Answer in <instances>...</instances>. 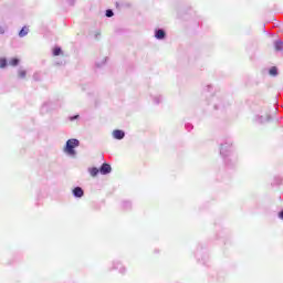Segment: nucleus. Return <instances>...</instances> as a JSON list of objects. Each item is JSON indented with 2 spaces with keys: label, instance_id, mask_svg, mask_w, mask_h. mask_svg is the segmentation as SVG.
Returning a JSON list of instances; mask_svg holds the SVG:
<instances>
[{
  "label": "nucleus",
  "instance_id": "4",
  "mask_svg": "<svg viewBox=\"0 0 283 283\" xmlns=\"http://www.w3.org/2000/svg\"><path fill=\"white\" fill-rule=\"evenodd\" d=\"M73 196H75V198H83V196H84L83 188H81V187L74 188Z\"/></svg>",
  "mask_w": 283,
  "mask_h": 283
},
{
  "label": "nucleus",
  "instance_id": "3",
  "mask_svg": "<svg viewBox=\"0 0 283 283\" xmlns=\"http://www.w3.org/2000/svg\"><path fill=\"white\" fill-rule=\"evenodd\" d=\"M113 136L117 140H123V138H125V132L116 129L113 132Z\"/></svg>",
  "mask_w": 283,
  "mask_h": 283
},
{
  "label": "nucleus",
  "instance_id": "10",
  "mask_svg": "<svg viewBox=\"0 0 283 283\" xmlns=\"http://www.w3.org/2000/svg\"><path fill=\"white\" fill-rule=\"evenodd\" d=\"M63 51L61 50V48H55L53 49V56H60V54H62Z\"/></svg>",
  "mask_w": 283,
  "mask_h": 283
},
{
  "label": "nucleus",
  "instance_id": "15",
  "mask_svg": "<svg viewBox=\"0 0 283 283\" xmlns=\"http://www.w3.org/2000/svg\"><path fill=\"white\" fill-rule=\"evenodd\" d=\"M75 118H78V115H75L74 117H70V120H75Z\"/></svg>",
  "mask_w": 283,
  "mask_h": 283
},
{
  "label": "nucleus",
  "instance_id": "8",
  "mask_svg": "<svg viewBox=\"0 0 283 283\" xmlns=\"http://www.w3.org/2000/svg\"><path fill=\"white\" fill-rule=\"evenodd\" d=\"M28 32H29L28 27H23L19 32V36H27Z\"/></svg>",
  "mask_w": 283,
  "mask_h": 283
},
{
  "label": "nucleus",
  "instance_id": "13",
  "mask_svg": "<svg viewBox=\"0 0 283 283\" xmlns=\"http://www.w3.org/2000/svg\"><path fill=\"white\" fill-rule=\"evenodd\" d=\"M106 17H114V11H112V10H106Z\"/></svg>",
  "mask_w": 283,
  "mask_h": 283
},
{
  "label": "nucleus",
  "instance_id": "2",
  "mask_svg": "<svg viewBox=\"0 0 283 283\" xmlns=\"http://www.w3.org/2000/svg\"><path fill=\"white\" fill-rule=\"evenodd\" d=\"M99 172L105 176L107 174L112 172V166L109 164H103L102 167L99 168Z\"/></svg>",
  "mask_w": 283,
  "mask_h": 283
},
{
  "label": "nucleus",
  "instance_id": "9",
  "mask_svg": "<svg viewBox=\"0 0 283 283\" xmlns=\"http://www.w3.org/2000/svg\"><path fill=\"white\" fill-rule=\"evenodd\" d=\"M9 65H11L12 67H17V65H19V59L14 57L10 60Z\"/></svg>",
  "mask_w": 283,
  "mask_h": 283
},
{
  "label": "nucleus",
  "instance_id": "5",
  "mask_svg": "<svg viewBox=\"0 0 283 283\" xmlns=\"http://www.w3.org/2000/svg\"><path fill=\"white\" fill-rule=\"evenodd\" d=\"M155 36H156V39H159V40L165 39L166 33H165L164 30L159 29V30L156 31Z\"/></svg>",
  "mask_w": 283,
  "mask_h": 283
},
{
  "label": "nucleus",
  "instance_id": "12",
  "mask_svg": "<svg viewBox=\"0 0 283 283\" xmlns=\"http://www.w3.org/2000/svg\"><path fill=\"white\" fill-rule=\"evenodd\" d=\"M19 77L20 78H25V74H27V72L25 71H19Z\"/></svg>",
  "mask_w": 283,
  "mask_h": 283
},
{
  "label": "nucleus",
  "instance_id": "1",
  "mask_svg": "<svg viewBox=\"0 0 283 283\" xmlns=\"http://www.w3.org/2000/svg\"><path fill=\"white\" fill-rule=\"evenodd\" d=\"M78 145H81L78 139H69L66 142V147L64 148L65 154H67L69 156H76V150L74 149H76Z\"/></svg>",
  "mask_w": 283,
  "mask_h": 283
},
{
  "label": "nucleus",
  "instance_id": "14",
  "mask_svg": "<svg viewBox=\"0 0 283 283\" xmlns=\"http://www.w3.org/2000/svg\"><path fill=\"white\" fill-rule=\"evenodd\" d=\"M280 45H282V43H276V45H275L276 50H282V48H280Z\"/></svg>",
  "mask_w": 283,
  "mask_h": 283
},
{
  "label": "nucleus",
  "instance_id": "6",
  "mask_svg": "<svg viewBox=\"0 0 283 283\" xmlns=\"http://www.w3.org/2000/svg\"><path fill=\"white\" fill-rule=\"evenodd\" d=\"M88 171H90V175H91L93 178H96V176H98V174L101 172V170H98V168H96V167L91 168Z\"/></svg>",
  "mask_w": 283,
  "mask_h": 283
},
{
  "label": "nucleus",
  "instance_id": "7",
  "mask_svg": "<svg viewBox=\"0 0 283 283\" xmlns=\"http://www.w3.org/2000/svg\"><path fill=\"white\" fill-rule=\"evenodd\" d=\"M270 76H277V67L272 66L269 71Z\"/></svg>",
  "mask_w": 283,
  "mask_h": 283
},
{
  "label": "nucleus",
  "instance_id": "11",
  "mask_svg": "<svg viewBox=\"0 0 283 283\" xmlns=\"http://www.w3.org/2000/svg\"><path fill=\"white\" fill-rule=\"evenodd\" d=\"M8 65V61L6 59H0V67L3 69Z\"/></svg>",
  "mask_w": 283,
  "mask_h": 283
}]
</instances>
